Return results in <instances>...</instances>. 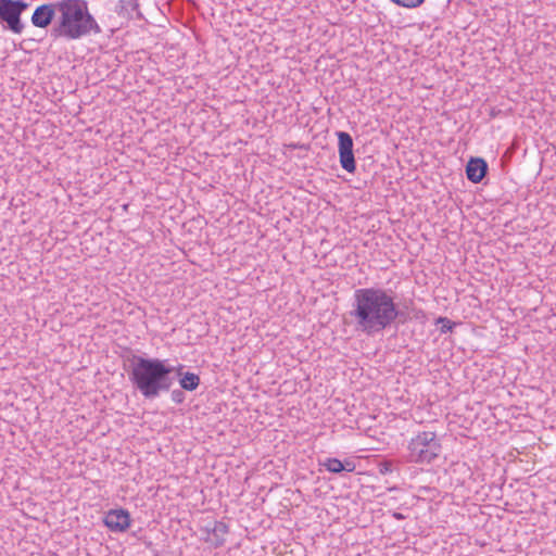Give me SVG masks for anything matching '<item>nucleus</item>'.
<instances>
[{
    "label": "nucleus",
    "mask_w": 556,
    "mask_h": 556,
    "mask_svg": "<svg viewBox=\"0 0 556 556\" xmlns=\"http://www.w3.org/2000/svg\"><path fill=\"white\" fill-rule=\"evenodd\" d=\"M349 314L355 329L367 336L382 332L404 316L395 303L393 291L374 287L354 291V301Z\"/></svg>",
    "instance_id": "obj_1"
},
{
    "label": "nucleus",
    "mask_w": 556,
    "mask_h": 556,
    "mask_svg": "<svg viewBox=\"0 0 556 556\" xmlns=\"http://www.w3.org/2000/svg\"><path fill=\"white\" fill-rule=\"evenodd\" d=\"M102 31L100 25L90 13L86 0H61L59 15L52 28L51 37L68 41L78 40L91 34Z\"/></svg>",
    "instance_id": "obj_2"
},
{
    "label": "nucleus",
    "mask_w": 556,
    "mask_h": 556,
    "mask_svg": "<svg viewBox=\"0 0 556 556\" xmlns=\"http://www.w3.org/2000/svg\"><path fill=\"white\" fill-rule=\"evenodd\" d=\"M174 368L160 358H144L132 355L130 359L129 380L146 397L155 399L162 392L170 390L174 379L170 377Z\"/></svg>",
    "instance_id": "obj_3"
},
{
    "label": "nucleus",
    "mask_w": 556,
    "mask_h": 556,
    "mask_svg": "<svg viewBox=\"0 0 556 556\" xmlns=\"http://www.w3.org/2000/svg\"><path fill=\"white\" fill-rule=\"evenodd\" d=\"M407 459L415 464H430L441 452V442L433 431L418 432L407 445Z\"/></svg>",
    "instance_id": "obj_4"
},
{
    "label": "nucleus",
    "mask_w": 556,
    "mask_h": 556,
    "mask_svg": "<svg viewBox=\"0 0 556 556\" xmlns=\"http://www.w3.org/2000/svg\"><path fill=\"white\" fill-rule=\"evenodd\" d=\"M27 8L24 0H0V22L7 23L14 34H21L24 29L21 15Z\"/></svg>",
    "instance_id": "obj_5"
},
{
    "label": "nucleus",
    "mask_w": 556,
    "mask_h": 556,
    "mask_svg": "<svg viewBox=\"0 0 556 556\" xmlns=\"http://www.w3.org/2000/svg\"><path fill=\"white\" fill-rule=\"evenodd\" d=\"M338 140L340 164L348 173H354L356 169V163L353 152V139L350 134L339 131Z\"/></svg>",
    "instance_id": "obj_6"
},
{
    "label": "nucleus",
    "mask_w": 556,
    "mask_h": 556,
    "mask_svg": "<svg viewBox=\"0 0 556 556\" xmlns=\"http://www.w3.org/2000/svg\"><path fill=\"white\" fill-rule=\"evenodd\" d=\"M60 4L61 0L38 5L31 15V24L38 28H47L50 26L59 15Z\"/></svg>",
    "instance_id": "obj_7"
},
{
    "label": "nucleus",
    "mask_w": 556,
    "mask_h": 556,
    "mask_svg": "<svg viewBox=\"0 0 556 556\" xmlns=\"http://www.w3.org/2000/svg\"><path fill=\"white\" fill-rule=\"evenodd\" d=\"M201 531L206 534L204 541L217 548L225 544L229 527L224 521L213 520L202 527Z\"/></svg>",
    "instance_id": "obj_8"
},
{
    "label": "nucleus",
    "mask_w": 556,
    "mask_h": 556,
    "mask_svg": "<svg viewBox=\"0 0 556 556\" xmlns=\"http://www.w3.org/2000/svg\"><path fill=\"white\" fill-rule=\"evenodd\" d=\"M130 515L128 510L111 509L105 514L104 525L113 532H125L130 527Z\"/></svg>",
    "instance_id": "obj_9"
},
{
    "label": "nucleus",
    "mask_w": 556,
    "mask_h": 556,
    "mask_svg": "<svg viewBox=\"0 0 556 556\" xmlns=\"http://www.w3.org/2000/svg\"><path fill=\"white\" fill-rule=\"evenodd\" d=\"M488 173V164L481 157H471L466 165V175L471 182H480Z\"/></svg>",
    "instance_id": "obj_10"
},
{
    "label": "nucleus",
    "mask_w": 556,
    "mask_h": 556,
    "mask_svg": "<svg viewBox=\"0 0 556 556\" xmlns=\"http://www.w3.org/2000/svg\"><path fill=\"white\" fill-rule=\"evenodd\" d=\"M320 464L332 473H340L342 471L353 472L355 470L354 462L349 459L341 462L338 458L328 457Z\"/></svg>",
    "instance_id": "obj_11"
},
{
    "label": "nucleus",
    "mask_w": 556,
    "mask_h": 556,
    "mask_svg": "<svg viewBox=\"0 0 556 556\" xmlns=\"http://www.w3.org/2000/svg\"><path fill=\"white\" fill-rule=\"evenodd\" d=\"M138 9V0H119L115 8V12L119 17L128 21L132 18L135 11L139 13Z\"/></svg>",
    "instance_id": "obj_12"
},
{
    "label": "nucleus",
    "mask_w": 556,
    "mask_h": 556,
    "mask_svg": "<svg viewBox=\"0 0 556 556\" xmlns=\"http://www.w3.org/2000/svg\"><path fill=\"white\" fill-rule=\"evenodd\" d=\"M180 387L187 391L195 390L200 384V377L193 372H186L180 378Z\"/></svg>",
    "instance_id": "obj_13"
},
{
    "label": "nucleus",
    "mask_w": 556,
    "mask_h": 556,
    "mask_svg": "<svg viewBox=\"0 0 556 556\" xmlns=\"http://www.w3.org/2000/svg\"><path fill=\"white\" fill-rule=\"evenodd\" d=\"M393 3L403 7V8H417L419 7L425 0H391Z\"/></svg>",
    "instance_id": "obj_14"
},
{
    "label": "nucleus",
    "mask_w": 556,
    "mask_h": 556,
    "mask_svg": "<svg viewBox=\"0 0 556 556\" xmlns=\"http://www.w3.org/2000/svg\"><path fill=\"white\" fill-rule=\"evenodd\" d=\"M438 323L442 324L441 332H443V333L451 331L453 328L451 320L447 319L446 317H439Z\"/></svg>",
    "instance_id": "obj_15"
},
{
    "label": "nucleus",
    "mask_w": 556,
    "mask_h": 556,
    "mask_svg": "<svg viewBox=\"0 0 556 556\" xmlns=\"http://www.w3.org/2000/svg\"><path fill=\"white\" fill-rule=\"evenodd\" d=\"M172 400L175 402V403H181L182 400H184V393L180 391V390H174L172 392Z\"/></svg>",
    "instance_id": "obj_16"
},
{
    "label": "nucleus",
    "mask_w": 556,
    "mask_h": 556,
    "mask_svg": "<svg viewBox=\"0 0 556 556\" xmlns=\"http://www.w3.org/2000/svg\"><path fill=\"white\" fill-rule=\"evenodd\" d=\"M393 517L399 520L404 518V516L401 513H394Z\"/></svg>",
    "instance_id": "obj_17"
}]
</instances>
